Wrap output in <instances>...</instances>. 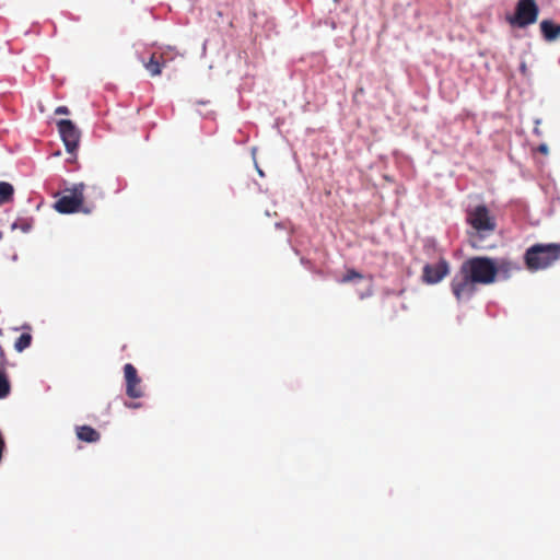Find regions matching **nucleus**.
<instances>
[{"label":"nucleus","instance_id":"1","mask_svg":"<svg viewBox=\"0 0 560 560\" xmlns=\"http://www.w3.org/2000/svg\"><path fill=\"white\" fill-rule=\"evenodd\" d=\"M493 258L474 256L466 259L451 281V290L458 302L469 300L477 291V285L495 282Z\"/></svg>","mask_w":560,"mask_h":560},{"label":"nucleus","instance_id":"3","mask_svg":"<svg viewBox=\"0 0 560 560\" xmlns=\"http://www.w3.org/2000/svg\"><path fill=\"white\" fill-rule=\"evenodd\" d=\"M467 223L480 235L495 231L497 221L485 205H478L467 211Z\"/></svg>","mask_w":560,"mask_h":560},{"label":"nucleus","instance_id":"12","mask_svg":"<svg viewBox=\"0 0 560 560\" xmlns=\"http://www.w3.org/2000/svg\"><path fill=\"white\" fill-rule=\"evenodd\" d=\"M540 31L547 42H553L560 36V25H555L549 20L541 21Z\"/></svg>","mask_w":560,"mask_h":560},{"label":"nucleus","instance_id":"7","mask_svg":"<svg viewBox=\"0 0 560 560\" xmlns=\"http://www.w3.org/2000/svg\"><path fill=\"white\" fill-rule=\"evenodd\" d=\"M450 273V264L441 258L435 265L427 264L422 269V281L427 284H436Z\"/></svg>","mask_w":560,"mask_h":560},{"label":"nucleus","instance_id":"13","mask_svg":"<svg viewBox=\"0 0 560 560\" xmlns=\"http://www.w3.org/2000/svg\"><path fill=\"white\" fill-rule=\"evenodd\" d=\"M14 194L13 186L8 182H0V202L5 203L12 200Z\"/></svg>","mask_w":560,"mask_h":560},{"label":"nucleus","instance_id":"14","mask_svg":"<svg viewBox=\"0 0 560 560\" xmlns=\"http://www.w3.org/2000/svg\"><path fill=\"white\" fill-rule=\"evenodd\" d=\"M32 343V335L28 332H23L20 335V337L14 342V349L18 352L24 351L26 348H28Z\"/></svg>","mask_w":560,"mask_h":560},{"label":"nucleus","instance_id":"2","mask_svg":"<svg viewBox=\"0 0 560 560\" xmlns=\"http://www.w3.org/2000/svg\"><path fill=\"white\" fill-rule=\"evenodd\" d=\"M560 260V243H536L524 254V264L532 271L547 269Z\"/></svg>","mask_w":560,"mask_h":560},{"label":"nucleus","instance_id":"9","mask_svg":"<svg viewBox=\"0 0 560 560\" xmlns=\"http://www.w3.org/2000/svg\"><path fill=\"white\" fill-rule=\"evenodd\" d=\"M493 265L494 269L497 270L495 280L498 278L508 280L512 277L513 273L521 270V267L516 261L506 257L493 259Z\"/></svg>","mask_w":560,"mask_h":560},{"label":"nucleus","instance_id":"10","mask_svg":"<svg viewBox=\"0 0 560 560\" xmlns=\"http://www.w3.org/2000/svg\"><path fill=\"white\" fill-rule=\"evenodd\" d=\"M143 67L151 77H158L166 66L165 55L163 52H153L148 61H142Z\"/></svg>","mask_w":560,"mask_h":560},{"label":"nucleus","instance_id":"4","mask_svg":"<svg viewBox=\"0 0 560 560\" xmlns=\"http://www.w3.org/2000/svg\"><path fill=\"white\" fill-rule=\"evenodd\" d=\"M538 14L539 7L535 0H518L514 14L508 21L513 26L525 28L537 22Z\"/></svg>","mask_w":560,"mask_h":560},{"label":"nucleus","instance_id":"8","mask_svg":"<svg viewBox=\"0 0 560 560\" xmlns=\"http://www.w3.org/2000/svg\"><path fill=\"white\" fill-rule=\"evenodd\" d=\"M124 374L127 396L130 398H141L143 396V390L141 387V378L138 375L136 368L131 363L125 364Z\"/></svg>","mask_w":560,"mask_h":560},{"label":"nucleus","instance_id":"6","mask_svg":"<svg viewBox=\"0 0 560 560\" xmlns=\"http://www.w3.org/2000/svg\"><path fill=\"white\" fill-rule=\"evenodd\" d=\"M58 131L69 153H74L80 142V130L69 119H60L57 122Z\"/></svg>","mask_w":560,"mask_h":560},{"label":"nucleus","instance_id":"15","mask_svg":"<svg viewBox=\"0 0 560 560\" xmlns=\"http://www.w3.org/2000/svg\"><path fill=\"white\" fill-rule=\"evenodd\" d=\"M10 383L5 374L0 372V399L5 398L10 394Z\"/></svg>","mask_w":560,"mask_h":560},{"label":"nucleus","instance_id":"19","mask_svg":"<svg viewBox=\"0 0 560 560\" xmlns=\"http://www.w3.org/2000/svg\"><path fill=\"white\" fill-rule=\"evenodd\" d=\"M534 132H535L537 136H540V135H541V132H540V130H539V128H538V127H535Z\"/></svg>","mask_w":560,"mask_h":560},{"label":"nucleus","instance_id":"11","mask_svg":"<svg viewBox=\"0 0 560 560\" xmlns=\"http://www.w3.org/2000/svg\"><path fill=\"white\" fill-rule=\"evenodd\" d=\"M79 440L88 443H95L101 439V434L90 425H81L75 429Z\"/></svg>","mask_w":560,"mask_h":560},{"label":"nucleus","instance_id":"18","mask_svg":"<svg viewBox=\"0 0 560 560\" xmlns=\"http://www.w3.org/2000/svg\"><path fill=\"white\" fill-rule=\"evenodd\" d=\"M537 151L540 152L541 154H548L549 152V149H548V145L546 143H541L538 145L537 148Z\"/></svg>","mask_w":560,"mask_h":560},{"label":"nucleus","instance_id":"5","mask_svg":"<svg viewBox=\"0 0 560 560\" xmlns=\"http://www.w3.org/2000/svg\"><path fill=\"white\" fill-rule=\"evenodd\" d=\"M85 185L83 183L77 184L70 190V195H63L55 202V209L59 213H73L80 210L84 197Z\"/></svg>","mask_w":560,"mask_h":560},{"label":"nucleus","instance_id":"17","mask_svg":"<svg viewBox=\"0 0 560 560\" xmlns=\"http://www.w3.org/2000/svg\"><path fill=\"white\" fill-rule=\"evenodd\" d=\"M55 114H57V115H61V114L62 115H68L69 114V109L66 106H59V107L56 108Z\"/></svg>","mask_w":560,"mask_h":560},{"label":"nucleus","instance_id":"16","mask_svg":"<svg viewBox=\"0 0 560 560\" xmlns=\"http://www.w3.org/2000/svg\"><path fill=\"white\" fill-rule=\"evenodd\" d=\"M362 278H363V276L360 272H358L357 270L348 269L347 272L343 275L341 282L347 283V282H351L353 280H361Z\"/></svg>","mask_w":560,"mask_h":560}]
</instances>
